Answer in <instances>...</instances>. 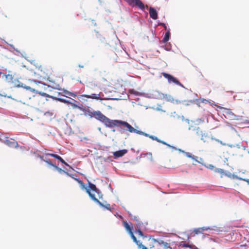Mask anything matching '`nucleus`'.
I'll return each instance as SVG.
<instances>
[{
	"label": "nucleus",
	"instance_id": "obj_43",
	"mask_svg": "<svg viewBox=\"0 0 249 249\" xmlns=\"http://www.w3.org/2000/svg\"><path fill=\"white\" fill-rule=\"evenodd\" d=\"M95 86L98 87V86H100L98 85L97 84H95Z\"/></svg>",
	"mask_w": 249,
	"mask_h": 249
},
{
	"label": "nucleus",
	"instance_id": "obj_20",
	"mask_svg": "<svg viewBox=\"0 0 249 249\" xmlns=\"http://www.w3.org/2000/svg\"><path fill=\"white\" fill-rule=\"evenodd\" d=\"M186 156L188 157V158H191L193 160H196V161H197V162H199V161L197 160V157H196L194 155H192V154L189 153V152H187L186 153Z\"/></svg>",
	"mask_w": 249,
	"mask_h": 249
},
{
	"label": "nucleus",
	"instance_id": "obj_12",
	"mask_svg": "<svg viewBox=\"0 0 249 249\" xmlns=\"http://www.w3.org/2000/svg\"><path fill=\"white\" fill-rule=\"evenodd\" d=\"M82 97H84L87 98H91L93 99L99 100L100 99L99 94H92L91 95H82Z\"/></svg>",
	"mask_w": 249,
	"mask_h": 249
},
{
	"label": "nucleus",
	"instance_id": "obj_28",
	"mask_svg": "<svg viewBox=\"0 0 249 249\" xmlns=\"http://www.w3.org/2000/svg\"><path fill=\"white\" fill-rule=\"evenodd\" d=\"M158 142L161 143H162V144H163L164 145H167L169 147H171V145H170L169 144H167L166 142H164L163 141L160 140V139L159 140V141Z\"/></svg>",
	"mask_w": 249,
	"mask_h": 249
},
{
	"label": "nucleus",
	"instance_id": "obj_7",
	"mask_svg": "<svg viewBox=\"0 0 249 249\" xmlns=\"http://www.w3.org/2000/svg\"><path fill=\"white\" fill-rule=\"evenodd\" d=\"M3 142L7 146L10 147L17 148L18 147V142L14 139H9L8 137H6Z\"/></svg>",
	"mask_w": 249,
	"mask_h": 249
},
{
	"label": "nucleus",
	"instance_id": "obj_36",
	"mask_svg": "<svg viewBox=\"0 0 249 249\" xmlns=\"http://www.w3.org/2000/svg\"><path fill=\"white\" fill-rule=\"evenodd\" d=\"M74 179L75 180H76V181H77V182L80 184V185L82 184L83 183V181H82V180H79V179H77V178H74Z\"/></svg>",
	"mask_w": 249,
	"mask_h": 249
},
{
	"label": "nucleus",
	"instance_id": "obj_41",
	"mask_svg": "<svg viewBox=\"0 0 249 249\" xmlns=\"http://www.w3.org/2000/svg\"><path fill=\"white\" fill-rule=\"evenodd\" d=\"M38 157H39V158L41 160H43V161H44V160L43 159V157H42V156H40V155H39Z\"/></svg>",
	"mask_w": 249,
	"mask_h": 249
},
{
	"label": "nucleus",
	"instance_id": "obj_13",
	"mask_svg": "<svg viewBox=\"0 0 249 249\" xmlns=\"http://www.w3.org/2000/svg\"><path fill=\"white\" fill-rule=\"evenodd\" d=\"M45 155H46L47 156H50L52 157H53V158L57 159L60 161H61L62 163H64L65 160L59 155H57L56 154H54L49 153H45Z\"/></svg>",
	"mask_w": 249,
	"mask_h": 249
},
{
	"label": "nucleus",
	"instance_id": "obj_32",
	"mask_svg": "<svg viewBox=\"0 0 249 249\" xmlns=\"http://www.w3.org/2000/svg\"><path fill=\"white\" fill-rule=\"evenodd\" d=\"M194 232L196 234H198L201 232V229H197L194 230Z\"/></svg>",
	"mask_w": 249,
	"mask_h": 249
},
{
	"label": "nucleus",
	"instance_id": "obj_4",
	"mask_svg": "<svg viewBox=\"0 0 249 249\" xmlns=\"http://www.w3.org/2000/svg\"><path fill=\"white\" fill-rule=\"evenodd\" d=\"M126 1L132 7H137L142 10L145 8L144 4L140 0H126Z\"/></svg>",
	"mask_w": 249,
	"mask_h": 249
},
{
	"label": "nucleus",
	"instance_id": "obj_23",
	"mask_svg": "<svg viewBox=\"0 0 249 249\" xmlns=\"http://www.w3.org/2000/svg\"><path fill=\"white\" fill-rule=\"evenodd\" d=\"M136 232H137L139 234V235L141 237H144V235L142 232L141 231V229H136Z\"/></svg>",
	"mask_w": 249,
	"mask_h": 249
},
{
	"label": "nucleus",
	"instance_id": "obj_33",
	"mask_svg": "<svg viewBox=\"0 0 249 249\" xmlns=\"http://www.w3.org/2000/svg\"><path fill=\"white\" fill-rule=\"evenodd\" d=\"M23 84L22 83H20L16 87H23V88H24L25 89H27L30 88L29 87L28 88L27 87H24V86H23Z\"/></svg>",
	"mask_w": 249,
	"mask_h": 249
},
{
	"label": "nucleus",
	"instance_id": "obj_1",
	"mask_svg": "<svg viewBox=\"0 0 249 249\" xmlns=\"http://www.w3.org/2000/svg\"><path fill=\"white\" fill-rule=\"evenodd\" d=\"M83 112L85 116H89L90 118H94L103 123L107 127L112 128L115 126L122 128L121 125L126 127V130L129 132H135L134 128L126 122L118 120H110L105 116L100 111H92L89 108L83 109Z\"/></svg>",
	"mask_w": 249,
	"mask_h": 249
},
{
	"label": "nucleus",
	"instance_id": "obj_10",
	"mask_svg": "<svg viewBox=\"0 0 249 249\" xmlns=\"http://www.w3.org/2000/svg\"><path fill=\"white\" fill-rule=\"evenodd\" d=\"M127 152L126 149L121 150L113 152V155L115 159L123 157Z\"/></svg>",
	"mask_w": 249,
	"mask_h": 249
},
{
	"label": "nucleus",
	"instance_id": "obj_11",
	"mask_svg": "<svg viewBox=\"0 0 249 249\" xmlns=\"http://www.w3.org/2000/svg\"><path fill=\"white\" fill-rule=\"evenodd\" d=\"M149 15L150 17L154 19H156L158 18L157 12L156 9L153 7H150L149 8Z\"/></svg>",
	"mask_w": 249,
	"mask_h": 249
},
{
	"label": "nucleus",
	"instance_id": "obj_30",
	"mask_svg": "<svg viewBox=\"0 0 249 249\" xmlns=\"http://www.w3.org/2000/svg\"><path fill=\"white\" fill-rule=\"evenodd\" d=\"M158 25H161L162 27H163L165 30H167V26H166L165 24L164 23H159Z\"/></svg>",
	"mask_w": 249,
	"mask_h": 249
},
{
	"label": "nucleus",
	"instance_id": "obj_5",
	"mask_svg": "<svg viewBox=\"0 0 249 249\" xmlns=\"http://www.w3.org/2000/svg\"><path fill=\"white\" fill-rule=\"evenodd\" d=\"M161 74L164 78L168 80V81L169 83H174L178 85H181V84L179 82V81L176 77H174L172 75L166 73L165 72H162Z\"/></svg>",
	"mask_w": 249,
	"mask_h": 249
},
{
	"label": "nucleus",
	"instance_id": "obj_9",
	"mask_svg": "<svg viewBox=\"0 0 249 249\" xmlns=\"http://www.w3.org/2000/svg\"><path fill=\"white\" fill-rule=\"evenodd\" d=\"M134 129L135 130V132H132L131 133H137L138 134H140V135H144L146 137H149L150 139H151L152 140H155L157 142H158L159 141V139L156 137V136H153V135H149L147 133H145L142 131H140V130H138L134 128Z\"/></svg>",
	"mask_w": 249,
	"mask_h": 249
},
{
	"label": "nucleus",
	"instance_id": "obj_26",
	"mask_svg": "<svg viewBox=\"0 0 249 249\" xmlns=\"http://www.w3.org/2000/svg\"><path fill=\"white\" fill-rule=\"evenodd\" d=\"M215 172L217 173H219L220 174H223L224 173V170L222 169H216L215 170Z\"/></svg>",
	"mask_w": 249,
	"mask_h": 249
},
{
	"label": "nucleus",
	"instance_id": "obj_29",
	"mask_svg": "<svg viewBox=\"0 0 249 249\" xmlns=\"http://www.w3.org/2000/svg\"><path fill=\"white\" fill-rule=\"evenodd\" d=\"M162 245L164 247L165 249H167V248L171 249V248L169 246V244L166 242H164V244H163Z\"/></svg>",
	"mask_w": 249,
	"mask_h": 249
},
{
	"label": "nucleus",
	"instance_id": "obj_45",
	"mask_svg": "<svg viewBox=\"0 0 249 249\" xmlns=\"http://www.w3.org/2000/svg\"><path fill=\"white\" fill-rule=\"evenodd\" d=\"M112 131H113V132H115V129H113Z\"/></svg>",
	"mask_w": 249,
	"mask_h": 249
},
{
	"label": "nucleus",
	"instance_id": "obj_37",
	"mask_svg": "<svg viewBox=\"0 0 249 249\" xmlns=\"http://www.w3.org/2000/svg\"><path fill=\"white\" fill-rule=\"evenodd\" d=\"M133 219L135 220L136 222H138L139 221V219L138 216H133Z\"/></svg>",
	"mask_w": 249,
	"mask_h": 249
},
{
	"label": "nucleus",
	"instance_id": "obj_25",
	"mask_svg": "<svg viewBox=\"0 0 249 249\" xmlns=\"http://www.w3.org/2000/svg\"><path fill=\"white\" fill-rule=\"evenodd\" d=\"M44 161H45L47 163H48V164L53 166V167H54L55 165H54L53 164L51 161H50V160H44Z\"/></svg>",
	"mask_w": 249,
	"mask_h": 249
},
{
	"label": "nucleus",
	"instance_id": "obj_19",
	"mask_svg": "<svg viewBox=\"0 0 249 249\" xmlns=\"http://www.w3.org/2000/svg\"><path fill=\"white\" fill-rule=\"evenodd\" d=\"M164 99L166 101L170 102L171 103L174 102V99L173 98L170 96V95H166L165 96H164Z\"/></svg>",
	"mask_w": 249,
	"mask_h": 249
},
{
	"label": "nucleus",
	"instance_id": "obj_35",
	"mask_svg": "<svg viewBox=\"0 0 249 249\" xmlns=\"http://www.w3.org/2000/svg\"><path fill=\"white\" fill-rule=\"evenodd\" d=\"M138 248L139 249H148L147 248H146L145 246H144V245H143L142 244V246H138Z\"/></svg>",
	"mask_w": 249,
	"mask_h": 249
},
{
	"label": "nucleus",
	"instance_id": "obj_24",
	"mask_svg": "<svg viewBox=\"0 0 249 249\" xmlns=\"http://www.w3.org/2000/svg\"><path fill=\"white\" fill-rule=\"evenodd\" d=\"M137 222V223L136 224V227L135 228V229H141V226L142 223L141 222V221L140 220Z\"/></svg>",
	"mask_w": 249,
	"mask_h": 249
},
{
	"label": "nucleus",
	"instance_id": "obj_16",
	"mask_svg": "<svg viewBox=\"0 0 249 249\" xmlns=\"http://www.w3.org/2000/svg\"><path fill=\"white\" fill-rule=\"evenodd\" d=\"M123 223L124 227L125 228L126 230L128 232V233H130L131 232V231H132V228L130 227L129 225L127 223V222L123 221Z\"/></svg>",
	"mask_w": 249,
	"mask_h": 249
},
{
	"label": "nucleus",
	"instance_id": "obj_3",
	"mask_svg": "<svg viewBox=\"0 0 249 249\" xmlns=\"http://www.w3.org/2000/svg\"><path fill=\"white\" fill-rule=\"evenodd\" d=\"M189 129L192 131H196V134L200 137L201 140L205 142L208 137L207 134L201 130L198 126L190 125Z\"/></svg>",
	"mask_w": 249,
	"mask_h": 249
},
{
	"label": "nucleus",
	"instance_id": "obj_21",
	"mask_svg": "<svg viewBox=\"0 0 249 249\" xmlns=\"http://www.w3.org/2000/svg\"><path fill=\"white\" fill-rule=\"evenodd\" d=\"M102 205H99L101 207L106 208L107 210H110V205L109 204H107L106 205H104L103 203L101 202Z\"/></svg>",
	"mask_w": 249,
	"mask_h": 249
},
{
	"label": "nucleus",
	"instance_id": "obj_34",
	"mask_svg": "<svg viewBox=\"0 0 249 249\" xmlns=\"http://www.w3.org/2000/svg\"><path fill=\"white\" fill-rule=\"evenodd\" d=\"M76 107H78L79 109L83 111V109H86V107H84L82 105L81 107L75 106Z\"/></svg>",
	"mask_w": 249,
	"mask_h": 249
},
{
	"label": "nucleus",
	"instance_id": "obj_22",
	"mask_svg": "<svg viewBox=\"0 0 249 249\" xmlns=\"http://www.w3.org/2000/svg\"><path fill=\"white\" fill-rule=\"evenodd\" d=\"M54 167H55L60 173L64 172V173H66L68 175H69V173H68L67 172H66L65 171L63 170L61 168L58 167L57 166L55 165Z\"/></svg>",
	"mask_w": 249,
	"mask_h": 249
},
{
	"label": "nucleus",
	"instance_id": "obj_44",
	"mask_svg": "<svg viewBox=\"0 0 249 249\" xmlns=\"http://www.w3.org/2000/svg\"><path fill=\"white\" fill-rule=\"evenodd\" d=\"M69 176H70L71 177H72V178H73V177H72V176H71V175H70V174H69Z\"/></svg>",
	"mask_w": 249,
	"mask_h": 249
},
{
	"label": "nucleus",
	"instance_id": "obj_38",
	"mask_svg": "<svg viewBox=\"0 0 249 249\" xmlns=\"http://www.w3.org/2000/svg\"><path fill=\"white\" fill-rule=\"evenodd\" d=\"M159 244L162 245L163 244H164V241L162 240L160 241H157Z\"/></svg>",
	"mask_w": 249,
	"mask_h": 249
},
{
	"label": "nucleus",
	"instance_id": "obj_17",
	"mask_svg": "<svg viewBox=\"0 0 249 249\" xmlns=\"http://www.w3.org/2000/svg\"><path fill=\"white\" fill-rule=\"evenodd\" d=\"M170 36V31H168L165 33V35L164 37L163 38V39L162 40V42H163V43H165V42H167L169 40V39Z\"/></svg>",
	"mask_w": 249,
	"mask_h": 249
},
{
	"label": "nucleus",
	"instance_id": "obj_2",
	"mask_svg": "<svg viewBox=\"0 0 249 249\" xmlns=\"http://www.w3.org/2000/svg\"><path fill=\"white\" fill-rule=\"evenodd\" d=\"M37 72L40 77L45 79L51 74L52 71L50 68L46 65H42L37 68Z\"/></svg>",
	"mask_w": 249,
	"mask_h": 249
},
{
	"label": "nucleus",
	"instance_id": "obj_6",
	"mask_svg": "<svg viewBox=\"0 0 249 249\" xmlns=\"http://www.w3.org/2000/svg\"><path fill=\"white\" fill-rule=\"evenodd\" d=\"M80 186L82 189L86 190L87 193L89 195V196L92 200H93L96 203H98L99 205H102L101 202L97 198L95 197L94 194L91 193L90 190L85 186V184L84 183L81 184Z\"/></svg>",
	"mask_w": 249,
	"mask_h": 249
},
{
	"label": "nucleus",
	"instance_id": "obj_14",
	"mask_svg": "<svg viewBox=\"0 0 249 249\" xmlns=\"http://www.w3.org/2000/svg\"><path fill=\"white\" fill-rule=\"evenodd\" d=\"M129 234H130L133 241L137 244L138 246H142V243L137 240L136 237L134 236L132 231H131V232L129 233Z\"/></svg>",
	"mask_w": 249,
	"mask_h": 249
},
{
	"label": "nucleus",
	"instance_id": "obj_39",
	"mask_svg": "<svg viewBox=\"0 0 249 249\" xmlns=\"http://www.w3.org/2000/svg\"><path fill=\"white\" fill-rule=\"evenodd\" d=\"M66 94L69 95H73V94L71 92H68V91H66L65 92Z\"/></svg>",
	"mask_w": 249,
	"mask_h": 249
},
{
	"label": "nucleus",
	"instance_id": "obj_27",
	"mask_svg": "<svg viewBox=\"0 0 249 249\" xmlns=\"http://www.w3.org/2000/svg\"><path fill=\"white\" fill-rule=\"evenodd\" d=\"M158 142L161 143H162V144H163L164 145H167L169 147H171V145H170L169 144H167L166 142H164L163 141L160 140V139L159 140V141Z\"/></svg>",
	"mask_w": 249,
	"mask_h": 249
},
{
	"label": "nucleus",
	"instance_id": "obj_42",
	"mask_svg": "<svg viewBox=\"0 0 249 249\" xmlns=\"http://www.w3.org/2000/svg\"><path fill=\"white\" fill-rule=\"evenodd\" d=\"M63 163L66 166H70L66 162H65V161H64V163Z\"/></svg>",
	"mask_w": 249,
	"mask_h": 249
},
{
	"label": "nucleus",
	"instance_id": "obj_40",
	"mask_svg": "<svg viewBox=\"0 0 249 249\" xmlns=\"http://www.w3.org/2000/svg\"><path fill=\"white\" fill-rule=\"evenodd\" d=\"M59 100L61 102L65 103L67 102V101L66 100H65V99H59Z\"/></svg>",
	"mask_w": 249,
	"mask_h": 249
},
{
	"label": "nucleus",
	"instance_id": "obj_8",
	"mask_svg": "<svg viewBox=\"0 0 249 249\" xmlns=\"http://www.w3.org/2000/svg\"><path fill=\"white\" fill-rule=\"evenodd\" d=\"M89 184V189L90 190H92L93 192H94L95 193H97L98 195V197L99 199H102L103 198V195L102 194L101 192L100 191V190L97 188L95 185L94 184L91 183L90 182H88Z\"/></svg>",
	"mask_w": 249,
	"mask_h": 249
},
{
	"label": "nucleus",
	"instance_id": "obj_15",
	"mask_svg": "<svg viewBox=\"0 0 249 249\" xmlns=\"http://www.w3.org/2000/svg\"><path fill=\"white\" fill-rule=\"evenodd\" d=\"M129 234H130L133 241L137 244L138 246H142V243L137 240L136 237L134 236L132 231H131V232L129 233Z\"/></svg>",
	"mask_w": 249,
	"mask_h": 249
},
{
	"label": "nucleus",
	"instance_id": "obj_18",
	"mask_svg": "<svg viewBox=\"0 0 249 249\" xmlns=\"http://www.w3.org/2000/svg\"><path fill=\"white\" fill-rule=\"evenodd\" d=\"M204 121L203 120L201 119H198L196 120L195 121H194L191 125L197 126L198 125L204 123Z\"/></svg>",
	"mask_w": 249,
	"mask_h": 249
},
{
	"label": "nucleus",
	"instance_id": "obj_31",
	"mask_svg": "<svg viewBox=\"0 0 249 249\" xmlns=\"http://www.w3.org/2000/svg\"><path fill=\"white\" fill-rule=\"evenodd\" d=\"M232 177L233 178H237V179H238L239 180H246L245 179H244L242 178H241L238 177L237 175H232Z\"/></svg>",
	"mask_w": 249,
	"mask_h": 249
}]
</instances>
